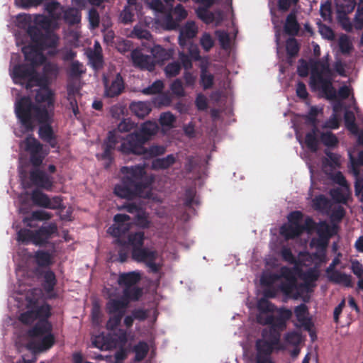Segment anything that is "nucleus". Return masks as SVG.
<instances>
[{
    "label": "nucleus",
    "mask_w": 363,
    "mask_h": 363,
    "mask_svg": "<svg viewBox=\"0 0 363 363\" xmlns=\"http://www.w3.org/2000/svg\"><path fill=\"white\" fill-rule=\"evenodd\" d=\"M27 311L20 315L19 320L25 325H31L38 320L27 332L32 339L28 343V347L38 352L47 351L55 343V337L52 333V325L48 320L51 307L46 303L39 305L36 299L27 298Z\"/></svg>",
    "instance_id": "nucleus-1"
},
{
    "label": "nucleus",
    "mask_w": 363,
    "mask_h": 363,
    "mask_svg": "<svg viewBox=\"0 0 363 363\" xmlns=\"http://www.w3.org/2000/svg\"><path fill=\"white\" fill-rule=\"evenodd\" d=\"M35 99L36 104H34L29 96H23L15 103L16 118L26 133L34 130L32 117L35 116L36 109L46 110L54 114L53 93L49 88L39 89L36 91Z\"/></svg>",
    "instance_id": "nucleus-2"
},
{
    "label": "nucleus",
    "mask_w": 363,
    "mask_h": 363,
    "mask_svg": "<svg viewBox=\"0 0 363 363\" xmlns=\"http://www.w3.org/2000/svg\"><path fill=\"white\" fill-rule=\"evenodd\" d=\"M121 172L123 177L121 182L115 186L114 194L121 199L128 200L143 197L145 190L152 183V179L148 177L144 166L138 164L123 167Z\"/></svg>",
    "instance_id": "nucleus-3"
},
{
    "label": "nucleus",
    "mask_w": 363,
    "mask_h": 363,
    "mask_svg": "<svg viewBox=\"0 0 363 363\" xmlns=\"http://www.w3.org/2000/svg\"><path fill=\"white\" fill-rule=\"evenodd\" d=\"M277 313V315L270 314L266 316H257V320L259 324L269 326V331L267 333L266 330H263L262 335L266 340L276 347L280 345L281 333L286 330L287 321L293 315L291 310L285 307L279 308Z\"/></svg>",
    "instance_id": "nucleus-4"
},
{
    "label": "nucleus",
    "mask_w": 363,
    "mask_h": 363,
    "mask_svg": "<svg viewBox=\"0 0 363 363\" xmlns=\"http://www.w3.org/2000/svg\"><path fill=\"white\" fill-rule=\"evenodd\" d=\"M333 72L329 63L325 61H316L311 66L310 84L312 87L320 89L328 99H335L337 93L333 86Z\"/></svg>",
    "instance_id": "nucleus-5"
},
{
    "label": "nucleus",
    "mask_w": 363,
    "mask_h": 363,
    "mask_svg": "<svg viewBox=\"0 0 363 363\" xmlns=\"http://www.w3.org/2000/svg\"><path fill=\"white\" fill-rule=\"evenodd\" d=\"M57 233V226L55 223L42 225L37 230L21 228L17 232V240L23 244L32 243L36 246H45L54 234Z\"/></svg>",
    "instance_id": "nucleus-6"
},
{
    "label": "nucleus",
    "mask_w": 363,
    "mask_h": 363,
    "mask_svg": "<svg viewBox=\"0 0 363 363\" xmlns=\"http://www.w3.org/2000/svg\"><path fill=\"white\" fill-rule=\"evenodd\" d=\"M35 113V116L32 117V122L34 126L35 123L40 125L38 129L39 138L52 148L58 147L57 135L52 126L54 114L40 108L36 109Z\"/></svg>",
    "instance_id": "nucleus-7"
},
{
    "label": "nucleus",
    "mask_w": 363,
    "mask_h": 363,
    "mask_svg": "<svg viewBox=\"0 0 363 363\" xmlns=\"http://www.w3.org/2000/svg\"><path fill=\"white\" fill-rule=\"evenodd\" d=\"M22 145L29 155L30 164L35 167H39L48 155L43 149V145L33 135H30L22 142Z\"/></svg>",
    "instance_id": "nucleus-8"
},
{
    "label": "nucleus",
    "mask_w": 363,
    "mask_h": 363,
    "mask_svg": "<svg viewBox=\"0 0 363 363\" xmlns=\"http://www.w3.org/2000/svg\"><path fill=\"white\" fill-rule=\"evenodd\" d=\"M35 68L27 64L16 65L11 73V78L16 84L25 86L26 89H31V80Z\"/></svg>",
    "instance_id": "nucleus-9"
},
{
    "label": "nucleus",
    "mask_w": 363,
    "mask_h": 363,
    "mask_svg": "<svg viewBox=\"0 0 363 363\" xmlns=\"http://www.w3.org/2000/svg\"><path fill=\"white\" fill-rule=\"evenodd\" d=\"M145 143L135 132L127 135L121 143L118 150L123 155H142L145 150Z\"/></svg>",
    "instance_id": "nucleus-10"
},
{
    "label": "nucleus",
    "mask_w": 363,
    "mask_h": 363,
    "mask_svg": "<svg viewBox=\"0 0 363 363\" xmlns=\"http://www.w3.org/2000/svg\"><path fill=\"white\" fill-rule=\"evenodd\" d=\"M103 83L104 96L107 98L117 97L125 90V82L120 73H117L111 79L104 75Z\"/></svg>",
    "instance_id": "nucleus-11"
},
{
    "label": "nucleus",
    "mask_w": 363,
    "mask_h": 363,
    "mask_svg": "<svg viewBox=\"0 0 363 363\" xmlns=\"http://www.w3.org/2000/svg\"><path fill=\"white\" fill-rule=\"evenodd\" d=\"M25 60L30 62V66L35 68L36 66L43 65L45 62V57L42 52V49L37 45H30L22 48Z\"/></svg>",
    "instance_id": "nucleus-12"
},
{
    "label": "nucleus",
    "mask_w": 363,
    "mask_h": 363,
    "mask_svg": "<svg viewBox=\"0 0 363 363\" xmlns=\"http://www.w3.org/2000/svg\"><path fill=\"white\" fill-rule=\"evenodd\" d=\"M20 23H24L23 27L27 26V33L30 38L32 42L34 45L39 46L45 38V32L44 33L40 28L37 26V25L31 24L30 16L24 15L23 16H20Z\"/></svg>",
    "instance_id": "nucleus-13"
},
{
    "label": "nucleus",
    "mask_w": 363,
    "mask_h": 363,
    "mask_svg": "<svg viewBox=\"0 0 363 363\" xmlns=\"http://www.w3.org/2000/svg\"><path fill=\"white\" fill-rule=\"evenodd\" d=\"M30 180L35 186L47 191H50L53 186L52 177L39 169L30 172Z\"/></svg>",
    "instance_id": "nucleus-14"
},
{
    "label": "nucleus",
    "mask_w": 363,
    "mask_h": 363,
    "mask_svg": "<svg viewBox=\"0 0 363 363\" xmlns=\"http://www.w3.org/2000/svg\"><path fill=\"white\" fill-rule=\"evenodd\" d=\"M131 59L133 65L141 69L152 71L155 67L153 58L150 55L143 54L139 50H134L131 52Z\"/></svg>",
    "instance_id": "nucleus-15"
},
{
    "label": "nucleus",
    "mask_w": 363,
    "mask_h": 363,
    "mask_svg": "<svg viewBox=\"0 0 363 363\" xmlns=\"http://www.w3.org/2000/svg\"><path fill=\"white\" fill-rule=\"evenodd\" d=\"M118 137L114 131L108 133L107 138L103 144L104 152L101 157L102 160L108 161L109 164L113 161V151L118 143Z\"/></svg>",
    "instance_id": "nucleus-16"
},
{
    "label": "nucleus",
    "mask_w": 363,
    "mask_h": 363,
    "mask_svg": "<svg viewBox=\"0 0 363 363\" xmlns=\"http://www.w3.org/2000/svg\"><path fill=\"white\" fill-rule=\"evenodd\" d=\"M128 306V301L124 298H111L106 304V311L108 315L123 317Z\"/></svg>",
    "instance_id": "nucleus-17"
},
{
    "label": "nucleus",
    "mask_w": 363,
    "mask_h": 363,
    "mask_svg": "<svg viewBox=\"0 0 363 363\" xmlns=\"http://www.w3.org/2000/svg\"><path fill=\"white\" fill-rule=\"evenodd\" d=\"M294 314L298 322L306 330H311L313 327L311 319L308 317V308L305 303H301L294 308Z\"/></svg>",
    "instance_id": "nucleus-18"
},
{
    "label": "nucleus",
    "mask_w": 363,
    "mask_h": 363,
    "mask_svg": "<svg viewBox=\"0 0 363 363\" xmlns=\"http://www.w3.org/2000/svg\"><path fill=\"white\" fill-rule=\"evenodd\" d=\"M158 131V125L155 122L146 121L143 123L140 129L134 131L139 138L146 143L152 136L155 135Z\"/></svg>",
    "instance_id": "nucleus-19"
},
{
    "label": "nucleus",
    "mask_w": 363,
    "mask_h": 363,
    "mask_svg": "<svg viewBox=\"0 0 363 363\" xmlns=\"http://www.w3.org/2000/svg\"><path fill=\"white\" fill-rule=\"evenodd\" d=\"M132 258L136 262L146 263L150 259H157V252L147 247H137L132 250Z\"/></svg>",
    "instance_id": "nucleus-20"
},
{
    "label": "nucleus",
    "mask_w": 363,
    "mask_h": 363,
    "mask_svg": "<svg viewBox=\"0 0 363 363\" xmlns=\"http://www.w3.org/2000/svg\"><path fill=\"white\" fill-rule=\"evenodd\" d=\"M300 24L297 20L296 12L293 10L286 16L284 26V32L291 36H296L300 30Z\"/></svg>",
    "instance_id": "nucleus-21"
},
{
    "label": "nucleus",
    "mask_w": 363,
    "mask_h": 363,
    "mask_svg": "<svg viewBox=\"0 0 363 363\" xmlns=\"http://www.w3.org/2000/svg\"><path fill=\"white\" fill-rule=\"evenodd\" d=\"M33 258L39 268H47L53 264V255L48 251L38 250L34 252Z\"/></svg>",
    "instance_id": "nucleus-22"
},
{
    "label": "nucleus",
    "mask_w": 363,
    "mask_h": 363,
    "mask_svg": "<svg viewBox=\"0 0 363 363\" xmlns=\"http://www.w3.org/2000/svg\"><path fill=\"white\" fill-rule=\"evenodd\" d=\"M129 108L139 118H144L152 111L151 104L148 101H133Z\"/></svg>",
    "instance_id": "nucleus-23"
},
{
    "label": "nucleus",
    "mask_w": 363,
    "mask_h": 363,
    "mask_svg": "<svg viewBox=\"0 0 363 363\" xmlns=\"http://www.w3.org/2000/svg\"><path fill=\"white\" fill-rule=\"evenodd\" d=\"M197 33V28L194 23H187L181 30L179 35V44L184 47L187 45L188 41L194 38Z\"/></svg>",
    "instance_id": "nucleus-24"
},
{
    "label": "nucleus",
    "mask_w": 363,
    "mask_h": 363,
    "mask_svg": "<svg viewBox=\"0 0 363 363\" xmlns=\"http://www.w3.org/2000/svg\"><path fill=\"white\" fill-rule=\"evenodd\" d=\"M62 18L65 23L74 26L81 22L82 13L77 8L69 7L63 11Z\"/></svg>",
    "instance_id": "nucleus-25"
},
{
    "label": "nucleus",
    "mask_w": 363,
    "mask_h": 363,
    "mask_svg": "<svg viewBox=\"0 0 363 363\" xmlns=\"http://www.w3.org/2000/svg\"><path fill=\"white\" fill-rule=\"evenodd\" d=\"M177 161L173 154L168 155L165 157L156 158L151 163V168L153 170H164L169 168Z\"/></svg>",
    "instance_id": "nucleus-26"
},
{
    "label": "nucleus",
    "mask_w": 363,
    "mask_h": 363,
    "mask_svg": "<svg viewBox=\"0 0 363 363\" xmlns=\"http://www.w3.org/2000/svg\"><path fill=\"white\" fill-rule=\"evenodd\" d=\"M141 279L140 274L136 272H130L128 273L121 274L118 283L121 286H124L125 287L133 286H135Z\"/></svg>",
    "instance_id": "nucleus-27"
},
{
    "label": "nucleus",
    "mask_w": 363,
    "mask_h": 363,
    "mask_svg": "<svg viewBox=\"0 0 363 363\" xmlns=\"http://www.w3.org/2000/svg\"><path fill=\"white\" fill-rule=\"evenodd\" d=\"M318 128L313 125L311 130L306 134L305 144L307 148L312 152H316L318 150L319 140L317 137Z\"/></svg>",
    "instance_id": "nucleus-28"
},
{
    "label": "nucleus",
    "mask_w": 363,
    "mask_h": 363,
    "mask_svg": "<svg viewBox=\"0 0 363 363\" xmlns=\"http://www.w3.org/2000/svg\"><path fill=\"white\" fill-rule=\"evenodd\" d=\"M330 239L328 238L318 237V238H313L311 241V247H315L318 252L314 256L319 259H322L325 257V250L328 245Z\"/></svg>",
    "instance_id": "nucleus-29"
},
{
    "label": "nucleus",
    "mask_w": 363,
    "mask_h": 363,
    "mask_svg": "<svg viewBox=\"0 0 363 363\" xmlns=\"http://www.w3.org/2000/svg\"><path fill=\"white\" fill-rule=\"evenodd\" d=\"M304 230L303 225L289 224L281 226L280 232L286 239H294L301 235Z\"/></svg>",
    "instance_id": "nucleus-30"
},
{
    "label": "nucleus",
    "mask_w": 363,
    "mask_h": 363,
    "mask_svg": "<svg viewBox=\"0 0 363 363\" xmlns=\"http://www.w3.org/2000/svg\"><path fill=\"white\" fill-rule=\"evenodd\" d=\"M318 237L330 238L337 233L336 226H330L325 220L318 223L315 229Z\"/></svg>",
    "instance_id": "nucleus-31"
},
{
    "label": "nucleus",
    "mask_w": 363,
    "mask_h": 363,
    "mask_svg": "<svg viewBox=\"0 0 363 363\" xmlns=\"http://www.w3.org/2000/svg\"><path fill=\"white\" fill-rule=\"evenodd\" d=\"M128 225L114 224L108 228V233L116 238V243L123 246L125 242H123L121 240V237L128 232Z\"/></svg>",
    "instance_id": "nucleus-32"
},
{
    "label": "nucleus",
    "mask_w": 363,
    "mask_h": 363,
    "mask_svg": "<svg viewBox=\"0 0 363 363\" xmlns=\"http://www.w3.org/2000/svg\"><path fill=\"white\" fill-rule=\"evenodd\" d=\"M149 350V346L146 342L140 341L133 348V351L135 352L134 361L135 362L143 361L147 355Z\"/></svg>",
    "instance_id": "nucleus-33"
},
{
    "label": "nucleus",
    "mask_w": 363,
    "mask_h": 363,
    "mask_svg": "<svg viewBox=\"0 0 363 363\" xmlns=\"http://www.w3.org/2000/svg\"><path fill=\"white\" fill-rule=\"evenodd\" d=\"M123 298L128 302L129 301H136L143 296V289L136 286L125 287L123 291Z\"/></svg>",
    "instance_id": "nucleus-34"
},
{
    "label": "nucleus",
    "mask_w": 363,
    "mask_h": 363,
    "mask_svg": "<svg viewBox=\"0 0 363 363\" xmlns=\"http://www.w3.org/2000/svg\"><path fill=\"white\" fill-rule=\"evenodd\" d=\"M166 147L162 145H152L149 147H145L144 153L142 155L145 159L154 158L161 156L166 152Z\"/></svg>",
    "instance_id": "nucleus-35"
},
{
    "label": "nucleus",
    "mask_w": 363,
    "mask_h": 363,
    "mask_svg": "<svg viewBox=\"0 0 363 363\" xmlns=\"http://www.w3.org/2000/svg\"><path fill=\"white\" fill-rule=\"evenodd\" d=\"M44 282L43 289L48 293L53 291L57 284V279L55 273L51 270H47L43 273Z\"/></svg>",
    "instance_id": "nucleus-36"
},
{
    "label": "nucleus",
    "mask_w": 363,
    "mask_h": 363,
    "mask_svg": "<svg viewBox=\"0 0 363 363\" xmlns=\"http://www.w3.org/2000/svg\"><path fill=\"white\" fill-rule=\"evenodd\" d=\"M49 196L38 189H34L31 193V200L38 206L47 208L49 203Z\"/></svg>",
    "instance_id": "nucleus-37"
},
{
    "label": "nucleus",
    "mask_w": 363,
    "mask_h": 363,
    "mask_svg": "<svg viewBox=\"0 0 363 363\" xmlns=\"http://www.w3.org/2000/svg\"><path fill=\"white\" fill-rule=\"evenodd\" d=\"M145 240L144 232L139 231L135 233H131L128 236V244L132 247L133 249L137 247H141L143 246Z\"/></svg>",
    "instance_id": "nucleus-38"
},
{
    "label": "nucleus",
    "mask_w": 363,
    "mask_h": 363,
    "mask_svg": "<svg viewBox=\"0 0 363 363\" xmlns=\"http://www.w3.org/2000/svg\"><path fill=\"white\" fill-rule=\"evenodd\" d=\"M300 50V45L298 40L292 36V38H289L286 41V51L287 56L289 58H294L296 57Z\"/></svg>",
    "instance_id": "nucleus-39"
},
{
    "label": "nucleus",
    "mask_w": 363,
    "mask_h": 363,
    "mask_svg": "<svg viewBox=\"0 0 363 363\" xmlns=\"http://www.w3.org/2000/svg\"><path fill=\"white\" fill-rule=\"evenodd\" d=\"M96 44L99 45L98 43ZM89 60L94 69L98 70L103 67L104 59L100 46H99V49H95V50L89 55Z\"/></svg>",
    "instance_id": "nucleus-40"
},
{
    "label": "nucleus",
    "mask_w": 363,
    "mask_h": 363,
    "mask_svg": "<svg viewBox=\"0 0 363 363\" xmlns=\"http://www.w3.org/2000/svg\"><path fill=\"white\" fill-rule=\"evenodd\" d=\"M320 140L322 143L328 147H335L339 143L337 137L331 131L322 133L320 136Z\"/></svg>",
    "instance_id": "nucleus-41"
},
{
    "label": "nucleus",
    "mask_w": 363,
    "mask_h": 363,
    "mask_svg": "<svg viewBox=\"0 0 363 363\" xmlns=\"http://www.w3.org/2000/svg\"><path fill=\"white\" fill-rule=\"evenodd\" d=\"M275 347L265 339H258L255 344L257 353L261 354H272Z\"/></svg>",
    "instance_id": "nucleus-42"
},
{
    "label": "nucleus",
    "mask_w": 363,
    "mask_h": 363,
    "mask_svg": "<svg viewBox=\"0 0 363 363\" xmlns=\"http://www.w3.org/2000/svg\"><path fill=\"white\" fill-rule=\"evenodd\" d=\"M336 4L338 12L345 15L353 11L356 1L355 0H336Z\"/></svg>",
    "instance_id": "nucleus-43"
},
{
    "label": "nucleus",
    "mask_w": 363,
    "mask_h": 363,
    "mask_svg": "<svg viewBox=\"0 0 363 363\" xmlns=\"http://www.w3.org/2000/svg\"><path fill=\"white\" fill-rule=\"evenodd\" d=\"M57 36L49 30H46L45 38L43 40L42 43H40L39 46L43 50L47 48H55L57 47Z\"/></svg>",
    "instance_id": "nucleus-44"
},
{
    "label": "nucleus",
    "mask_w": 363,
    "mask_h": 363,
    "mask_svg": "<svg viewBox=\"0 0 363 363\" xmlns=\"http://www.w3.org/2000/svg\"><path fill=\"white\" fill-rule=\"evenodd\" d=\"M200 78V83L203 89H209L213 86L214 77L206 68L201 69Z\"/></svg>",
    "instance_id": "nucleus-45"
},
{
    "label": "nucleus",
    "mask_w": 363,
    "mask_h": 363,
    "mask_svg": "<svg viewBox=\"0 0 363 363\" xmlns=\"http://www.w3.org/2000/svg\"><path fill=\"white\" fill-rule=\"evenodd\" d=\"M257 309L260 312L259 315H263L262 313H272L277 311L279 308H277L274 304L268 301L265 298H261L257 302Z\"/></svg>",
    "instance_id": "nucleus-46"
},
{
    "label": "nucleus",
    "mask_w": 363,
    "mask_h": 363,
    "mask_svg": "<svg viewBox=\"0 0 363 363\" xmlns=\"http://www.w3.org/2000/svg\"><path fill=\"white\" fill-rule=\"evenodd\" d=\"M344 121L346 128L350 132L355 133L358 128L355 123V116L351 111H346L344 115Z\"/></svg>",
    "instance_id": "nucleus-47"
},
{
    "label": "nucleus",
    "mask_w": 363,
    "mask_h": 363,
    "mask_svg": "<svg viewBox=\"0 0 363 363\" xmlns=\"http://www.w3.org/2000/svg\"><path fill=\"white\" fill-rule=\"evenodd\" d=\"M325 154L327 156L323 160V164L328 165L332 168L340 167V155L330 152V150H325Z\"/></svg>",
    "instance_id": "nucleus-48"
},
{
    "label": "nucleus",
    "mask_w": 363,
    "mask_h": 363,
    "mask_svg": "<svg viewBox=\"0 0 363 363\" xmlns=\"http://www.w3.org/2000/svg\"><path fill=\"white\" fill-rule=\"evenodd\" d=\"M49 83L50 79L46 76H45L43 74L40 76L36 72V70H35L33 77L31 80L32 88L35 86H39L40 89L49 88Z\"/></svg>",
    "instance_id": "nucleus-49"
},
{
    "label": "nucleus",
    "mask_w": 363,
    "mask_h": 363,
    "mask_svg": "<svg viewBox=\"0 0 363 363\" xmlns=\"http://www.w3.org/2000/svg\"><path fill=\"white\" fill-rule=\"evenodd\" d=\"M43 74L50 80L55 79L59 74V67L56 64L47 62L43 66Z\"/></svg>",
    "instance_id": "nucleus-50"
},
{
    "label": "nucleus",
    "mask_w": 363,
    "mask_h": 363,
    "mask_svg": "<svg viewBox=\"0 0 363 363\" xmlns=\"http://www.w3.org/2000/svg\"><path fill=\"white\" fill-rule=\"evenodd\" d=\"M182 65L179 62H172L166 65L164 73L168 78L174 77L180 73Z\"/></svg>",
    "instance_id": "nucleus-51"
},
{
    "label": "nucleus",
    "mask_w": 363,
    "mask_h": 363,
    "mask_svg": "<svg viewBox=\"0 0 363 363\" xmlns=\"http://www.w3.org/2000/svg\"><path fill=\"white\" fill-rule=\"evenodd\" d=\"M330 194L333 200L336 203L345 204L347 202L348 194L340 188L331 189Z\"/></svg>",
    "instance_id": "nucleus-52"
},
{
    "label": "nucleus",
    "mask_w": 363,
    "mask_h": 363,
    "mask_svg": "<svg viewBox=\"0 0 363 363\" xmlns=\"http://www.w3.org/2000/svg\"><path fill=\"white\" fill-rule=\"evenodd\" d=\"M196 191L194 189L189 188L184 193V205L185 207L191 208L194 205H199V201L195 199Z\"/></svg>",
    "instance_id": "nucleus-53"
},
{
    "label": "nucleus",
    "mask_w": 363,
    "mask_h": 363,
    "mask_svg": "<svg viewBox=\"0 0 363 363\" xmlns=\"http://www.w3.org/2000/svg\"><path fill=\"white\" fill-rule=\"evenodd\" d=\"M135 223V225L140 228L143 229L148 228L150 225V221L148 219V214L145 211L141 210L136 214Z\"/></svg>",
    "instance_id": "nucleus-54"
},
{
    "label": "nucleus",
    "mask_w": 363,
    "mask_h": 363,
    "mask_svg": "<svg viewBox=\"0 0 363 363\" xmlns=\"http://www.w3.org/2000/svg\"><path fill=\"white\" fill-rule=\"evenodd\" d=\"M340 50L343 55H348L352 49V45L349 38L346 35H342L338 40Z\"/></svg>",
    "instance_id": "nucleus-55"
},
{
    "label": "nucleus",
    "mask_w": 363,
    "mask_h": 363,
    "mask_svg": "<svg viewBox=\"0 0 363 363\" xmlns=\"http://www.w3.org/2000/svg\"><path fill=\"white\" fill-rule=\"evenodd\" d=\"M197 16L206 23H212L214 20V15L208 9L199 6L196 11Z\"/></svg>",
    "instance_id": "nucleus-56"
},
{
    "label": "nucleus",
    "mask_w": 363,
    "mask_h": 363,
    "mask_svg": "<svg viewBox=\"0 0 363 363\" xmlns=\"http://www.w3.org/2000/svg\"><path fill=\"white\" fill-rule=\"evenodd\" d=\"M164 88V84L161 80H156L150 86L142 90V93L146 95L160 93Z\"/></svg>",
    "instance_id": "nucleus-57"
},
{
    "label": "nucleus",
    "mask_w": 363,
    "mask_h": 363,
    "mask_svg": "<svg viewBox=\"0 0 363 363\" xmlns=\"http://www.w3.org/2000/svg\"><path fill=\"white\" fill-rule=\"evenodd\" d=\"M84 72L85 70L83 69V65L81 62L79 61L72 62L69 70V74L71 77H80Z\"/></svg>",
    "instance_id": "nucleus-58"
},
{
    "label": "nucleus",
    "mask_w": 363,
    "mask_h": 363,
    "mask_svg": "<svg viewBox=\"0 0 363 363\" xmlns=\"http://www.w3.org/2000/svg\"><path fill=\"white\" fill-rule=\"evenodd\" d=\"M159 121L162 126L172 128L176 118L171 112H164L160 115Z\"/></svg>",
    "instance_id": "nucleus-59"
},
{
    "label": "nucleus",
    "mask_w": 363,
    "mask_h": 363,
    "mask_svg": "<svg viewBox=\"0 0 363 363\" xmlns=\"http://www.w3.org/2000/svg\"><path fill=\"white\" fill-rule=\"evenodd\" d=\"M88 20L91 28L95 29L99 27L100 23V17L99 12L96 9L91 8L89 9L88 13Z\"/></svg>",
    "instance_id": "nucleus-60"
},
{
    "label": "nucleus",
    "mask_w": 363,
    "mask_h": 363,
    "mask_svg": "<svg viewBox=\"0 0 363 363\" xmlns=\"http://www.w3.org/2000/svg\"><path fill=\"white\" fill-rule=\"evenodd\" d=\"M200 43L203 49L208 52L214 45V41L208 33H204L200 39Z\"/></svg>",
    "instance_id": "nucleus-61"
},
{
    "label": "nucleus",
    "mask_w": 363,
    "mask_h": 363,
    "mask_svg": "<svg viewBox=\"0 0 363 363\" xmlns=\"http://www.w3.org/2000/svg\"><path fill=\"white\" fill-rule=\"evenodd\" d=\"M216 35L218 37L221 47L223 49L228 48L230 41L229 34L225 30H216Z\"/></svg>",
    "instance_id": "nucleus-62"
},
{
    "label": "nucleus",
    "mask_w": 363,
    "mask_h": 363,
    "mask_svg": "<svg viewBox=\"0 0 363 363\" xmlns=\"http://www.w3.org/2000/svg\"><path fill=\"white\" fill-rule=\"evenodd\" d=\"M110 315V318L106 322V328L109 331H113L120 325L123 317L116 315Z\"/></svg>",
    "instance_id": "nucleus-63"
},
{
    "label": "nucleus",
    "mask_w": 363,
    "mask_h": 363,
    "mask_svg": "<svg viewBox=\"0 0 363 363\" xmlns=\"http://www.w3.org/2000/svg\"><path fill=\"white\" fill-rule=\"evenodd\" d=\"M170 89L172 93L177 96H184V90L182 84V82L179 79H175L170 86Z\"/></svg>",
    "instance_id": "nucleus-64"
}]
</instances>
